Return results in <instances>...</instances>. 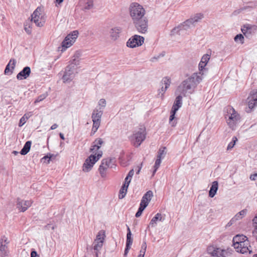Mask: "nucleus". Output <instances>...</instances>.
<instances>
[{
  "mask_svg": "<svg viewBox=\"0 0 257 257\" xmlns=\"http://www.w3.org/2000/svg\"><path fill=\"white\" fill-rule=\"evenodd\" d=\"M105 237V232L104 230H101L98 232L93 243V249L95 251H99L101 249Z\"/></svg>",
  "mask_w": 257,
  "mask_h": 257,
  "instance_id": "9",
  "label": "nucleus"
},
{
  "mask_svg": "<svg viewBox=\"0 0 257 257\" xmlns=\"http://www.w3.org/2000/svg\"><path fill=\"white\" fill-rule=\"evenodd\" d=\"M58 126V125L56 123L53 124L51 127V130H55L56 129Z\"/></svg>",
  "mask_w": 257,
  "mask_h": 257,
  "instance_id": "59",
  "label": "nucleus"
},
{
  "mask_svg": "<svg viewBox=\"0 0 257 257\" xmlns=\"http://www.w3.org/2000/svg\"><path fill=\"white\" fill-rule=\"evenodd\" d=\"M182 97L181 95L178 96L175 99V101L174 103V104L172 106V110L171 111V115L169 118V121L172 126H175L177 123V122L175 120L173 121L175 118V115L176 113V111L182 106Z\"/></svg>",
  "mask_w": 257,
  "mask_h": 257,
  "instance_id": "7",
  "label": "nucleus"
},
{
  "mask_svg": "<svg viewBox=\"0 0 257 257\" xmlns=\"http://www.w3.org/2000/svg\"><path fill=\"white\" fill-rule=\"evenodd\" d=\"M106 104V102L105 99H101L99 101V105H101V106H104Z\"/></svg>",
  "mask_w": 257,
  "mask_h": 257,
  "instance_id": "54",
  "label": "nucleus"
},
{
  "mask_svg": "<svg viewBox=\"0 0 257 257\" xmlns=\"http://www.w3.org/2000/svg\"><path fill=\"white\" fill-rule=\"evenodd\" d=\"M247 237L243 235H236L232 239L233 245L235 249H239V245H241V243L247 240Z\"/></svg>",
  "mask_w": 257,
  "mask_h": 257,
  "instance_id": "14",
  "label": "nucleus"
},
{
  "mask_svg": "<svg viewBox=\"0 0 257 257\" xmlns=\"http://www.w3.org/2000/svg\"><path fill=\"white\" fill-rule=\"evenodd\" d=\"M78 32L77 31H74L68 35L62 43V47L64 50L71 47L75 42L78 37Z\"/></svg>",
  "mask_w": 257,
  "mask_h": 257,
  "instance_id": "8",
  "label": "nucleus"
},
{
  "mask_svg": "<svg viewBox=\"0 0 257 257\" xmlns=\"http://www.w3.org/2000/svg\"><path fill=\"white\" fill-rule=\"evenodd\" d=\"M102 115V111L98 109H94L92 114V118L93 120H100Z\"/></svg>",
  "mask_w": 257,
  "mask_h": 257,
  "instance_id": "28",
  "label": "nucleus"
},
{
  "mask_svg": "<svg viewBox=\"0 0 257 257\" xmlns=\"http://www.w3.org/2000/svg\"><path fill=\"white\" fill-rule=\"evenodd\" d=\"M167 154V149L165 147H163L160 148L158 154L157 155V159L156 161H161L165 158V156Z\"/></svg>",
  "mask_w": 257,
  "mask_h": 257,
  "instance_id": "25",
  "label": "nucleus"
},
{
  "mask_svg": "<svg viewBox=\"0 0 257 257\" xmlns=\"http://www.w3.org/2000/svg\"><path fill=\"white\" fill-rule=\"evenodd\" d=\"M218 188V183L216 181H214L212 183L211 187L209 191V196L213 198L217 191Z\"/></svg>",
  "mask_w": 257,
  "mask_h": 257,
  "instance_id": "22",
  "label": "nucleus"
},
{
  "mask_svg": "<svg viewBox=\"0 0 257 257\" xmlns=\"http://www.w3.org/2000/svg\"><path fill=\"white\" fill-rule=\"evenodd\" d=\"M25 30L28 34L31 33V27L30 25L25 24Z\"/></svg>",
  "mask_w": 257,
  "mask_h": 257,
  "instance_id": "48",
  "label": "nucleus"
},
{
  "mask_svg": "<svg viewBox=\"0 0 257 257\" xmlns=\"http://www.w3.org/2000/svg\"><path fill=\"white\" fill-rule=\"evenodd\" d=\"M171 84V80L169 78L166 77H164L162 81H161V88L159 90V93L161 94V97L162 99H163L164 97V94L165 93V91L167 89V88L169 87L170 85Z\"/></svg>",
  "mask_w": 257,
  "mask_h": 257,
  "instance_id": "15",
  "label": "nucleus"
},
{
  "mask_svg": "<svg viewBox=\"0 0 257 257\" xmlns=\"http://www.w3.org/2000/svg\"><path fill=\"white\" fill-rule=\"evenodd\" d=\"M164 220V218H163L162 215L161 213H157L154 217L151 219L150 222V225L152 227H154L158 221H162Z\"/></svg>",
  "mask_w": 257,
  "mask_h": 257,
  "instance_id": "23",
  "label": "nucleus"
},
{
  "mask_svg": "<svg viewBox=\"0 0 257 257\" xmlns=\"http://www.w3.org/2000/svg\"><path fill=\"white\" fill-rule=\"evenodd\" d=\"M103 143L101 139H97L93 142L90 148L91 154L86 161H98L101 158L102 153L101 151H99L98 150Z\"/></svg>",
  "mask_w": 257,
  "mask_h": 257,
  "instance_id": "3",
  "label": "nucleus"
},
{
  "mask_svg": "<svg viewBox=\"0 0 257 257\" xmlns=\"http://www.w3.org/2000/svg\"><path fill=\"white\" fill-rule=\"evenodd\" d=\"M256 177H257V173L250 175V176L249 177V179L252 181H255L256 180Z\"/></svg>",
  "mask_w": 257,
  "mask_h": 257,
  "instance_id": "55",
  "label": "nucleus"
},
{
  "mask_svg": "<svg viewBox=\"0 0 257 257\" xmlns=\"http://www.w3.org/2000/svg\"><path fill=\"white\" fill-rule=\"evenodd\" d=\"M86 4L87 6L85 8L86 9H89L93 7V2L92 1H88Z\"/></svg>",
  "mask_w": 257,
  "mask_h": 257,
  "instance_id": "49",
  "label": "nucleus"
},
{
  "mask_svg": "<svg viewBox=\"0 0 257 257\" xmlns=\"http://www.w3.org/2000/svg\"><path fill=\"white\" fill-rule=\"evenodd\" d=\"M203 18V15L201 14H196L194 18L190 19L186 21L183 25V27L186 26H190L191 25H193L194 22H198L199 20Z\"/></svg>",
  "mask_w": 257,
  "mask_h": 257,
  "instance_id": "20",
  "label": "nucleus"
},
{
  "mask_svg": "<svg viewBox=\"0 0 257 257\" xmlns=\"http://www.w3.org/2000/svg\"><path fill=\"white\" fill-rule=\"evenodd\" d=\"M131 229L128 226L127 228L126 245L131 246L133 243V239L132 237Z\"/></svg>",
  "mask_w": 257,
  "mask_h": 257,
  "instance_id": "32",
  "label": "nucleus"
},
{
  "mask_svg": "<svg viewBox=\"0 0 257 257\" xmlns=\"http://www.w3.org/2000/svg\"><path fill=\"white\" fill-rule=\"evenodd\" d=\"M248 105L249 108L252 109L257 104V94L256 96H253L251 98H248Z\"/></svg>",
  "mask_w": 257,
  "mask_h": 257,
  "instance_id": "33",
  "label": "nucleus"
},
{
  "mask_svg": "<svg viewBox=\"0 0 257 257\" xmlns=\"http://www.w3.org/2000/svg\"><path fill=\"white\" fill-rule=\"evenodd\" d=\"M5 238V242L6 244L8 243L7 241V238L5 236H3L0 239V255L2 256H5L7 255V248L8 246L6 244H3V239Z\"/></svg>",
  "mask_w": 257,
  "mask_h": 257,
  "instance_id": "18",
  "label": "nucleus"
},
{
  "mask_svg": "<svg viewBox=\"0 0 257 257\" xmlns=\"http://www.w3.org/2000/svg\"><path fill=\"white\" fill-rule=\"evenodd\" d=\"M206 63H204L203 61L201 60L200 61L199 64V72L198 74L199 75H200L201 77H202V76L203 75L204 73L202 72V71L205 69V66H206Z\"/></svg>",
  "mask_w": 257,
  "mask_h": 257,
  "instance_id": "37",
  "label": "nucleus"
},
{
  "mask_svg": "<svg viewBox=\"0 0 257 257\" xmlns=\"http://www.w3.org/2000/svg\"><path fill=\"white\" fill-rule=\"evenodd\" d=\"M146 251V250L141 249L140 251V254H143V256H144Z\"/></svg>",
  "mask_w": 257,
  "mask_h": 257,
  "instance_id": "60",
  "label": "nucleus"
},
{
  "mask_svg": "<svg viewBox=\"0 0 257 257\" xmlns=\"http://www.w3.org/2000/svg\"><path fill=\"white\" fill-rule=\"evenodd\" d=\"M93 125L91 130V135H94L98 128H99L100 124V120H93Z\"/></svg>",
  "mask_w": 257,
  "mask_h": 257,
  "instance_id": "34",
  "label": "nucleus"
},
{
  "mask_svg": "<svg viewBox=\"0 0 257 257\" xmlns=\"http://www.w3.org/2000/svg\"><path fill=\"white\" fill-rule=\"evenodd\" d=\"M131 246L126 245L124 251V256H126L129 250L130 249Z\"/></svg>",
  "mask_w": 257,
  "mask_h": 257,
  "instance_id": "50",
  "label": "nucleus"
},
{
  "mask_svg": "<svg viewBox=\"0 0 257 257\" xmlns=\"http://www.w3.org/2000/svg\"><path fill=\"white\" fill-rule=\"evenodd\" d=\"M153 196V193L152 191L149 190L147 191L143 196L142 199L145 200V201H147L149 203L150 201L152 199V198Z\"/></svg>",
  "mask_w": 257,
  "mask_h": 257,
  "instance_id": "35",
  "label": "nucleus"
},
{
  "mask_svg": "<svg viewBox=\"0 0 257 257\" xmlns=\"http://www.w3.org/2000/svg\"><path fill=\"white\" fill-rule=\"evenodd\" d=\"M142 165H143V163H142L140 165V166H137V168L138 169L137 170V172H136V174H139L140 172V171L142 169Z\"/></svg>",
  "mask_w": 257,
  "mask_h": 257,
  "instance_id": "57",
  "label": "nucleus"
},
{
  "mask_svg": "<svg viewBox=\"0 0 257 257\" xmlns=\"http://www.w3.org/2000/svg\"><path fill=\"white\" fill-rule=\"evenodd\" d=\"M210 59V55L206 54L204 55L202 57L201 60L202 61H203L204 62V63H205L206 64H207Z\"/></svg>",
  "mask_w": 257,
  "mask_h": 257,
  "instance_id": "41",
  "label": "nucleus"
},
{
  "mask_svg": "<svg viewBox=\"0 0 257 257\" xmlns=\"http://www.w3.org/2000/svg\"><path fill=\"white\" fill-rule=\"evenodd\" d=\"M253 236L255 237L257 240V226L254 227V229L252 232Z\"/></svg>",
  "mask_w": 257,
  "mask_h": 257,
  "instance_id": "53",
  "label": "nucleus"
},
{
  "mask_svg": "<svg viewBox=\"0 0 257 257\" xmlns=\"http://www.w3.org/2000/svg\"><path fill=\"white\" fill-rule=\"evenodd\" d=\"M222 250H223L224 252H223V254H222V255H221V257H226L229 255V254L231 253L230 251H233V250L231 249H228L227 250L222 249Z\"/></svg>",
  "mask_w": 257,
  "mask_h": 257,
  "instance_id": "46",
  "label": "nucleus"
},
{
  "mask_svg": "<svg viewBox=\"0 0 257 257\" xmlns=\"http://www.w3.org/2000/svg\"><path fill=\"white\" fill-rule=\"evenodd\" d=\"M248 241L247 240L246 241H244L243 243H241V245H239V249H236V251L240 252L241 253H245L247 252H249L250 253L252 251L249 250L248 247L247 246Z\"/></svg>",
  "mask_w": 257,
  "mask_h": 257,
  "instance_id": "21",
  "label": "nucleus"
},
{
  "mask_svg": "<svg viewBox=\"0 0 257 257\" xmlns=\"http://www.w3.org/2000/svg\"><path fill=\"white\" fill-rule=\"evenodd\" d=\"M225 118L227 125L233 130L235 128L236 125L241 120L240 114L231 106H228L226 107Z\"/></svg>",
  "mask_w": 257,
  "mask_h": 257,
  "instance_id": "1",
  "label": "nucleus"
},
{
  "mask_svg": "<svg viewBox=\"0 0 257 257\" xmlns=\"http://www.w3.org/2000/svg\"><path fill=\"white\" fill-rule=\"evenodd\" d=\"M207 251L208 254L214 257H221L223 254V250L219 248H215L213 246H209L207 248Z\"/></svg>",
  "mask_w": 257,
  "mask_h": 257,
  "instance_id": "16",
  "label": "nucleus"
},
{
  "mask_svg": "<svg viewBox=\"0 0 257 257\" xmlns=\"http://www.w3.org/2000/svg\"><path fill=\"white\" fill-rule=\"evenodd\" d=\"M134 175V170L133 169H132L129 171V172L128 173V174L127 175V176H128V177H130L132 179V178L133 177Z\"/></svg>",
  "mask_w": 257,
  "mask_h": 257,
  "instance_id": "52",
  "label": "nucleus"
},
{
  "mask_svg": "<svg viewBox=\"0 0 257 257\" xmlns=\"http://www.w3.org/2000/svg\"><path fill=\"white\" fill-rule=\"evenodd\" d=\"M235 42L240 41L241 44L244 43V37L242 34H238L234 38Z\"/></svg>",
  "mask_w": 257,
  "mask_h": 257,
  "instance_id": "42",
  "label": "nucleus"
},
{
  "mask_svg": "<svg viewBox=\"0 0 257 257\" xmlns=\"http://www.w3.org/2000/svg\"><path fill=\"white\" fill-rule=\"evenodd\" d=\"M120 30L118 28H113L110 30V34L111 39L113 40H116L119 37Z\"/></svg>",
  "mask_w": 257,
  "mask_h": 257,
  "instance_id": "27",
  "label": "nucleus"
},
{
  "mask_svg": "<svg viewBox=\"0 0 257 257\" xmlns=\"http://www.w3.org/2000/svg\"><path fill=\"white\" fill-rule=\"evenodd\" d=\"M47 97V95L46 94H43L39 96L35 100L34 103L36 104L38 102H39L43 100H44Z\"/></svg>",
  "mask_w": 257,
  "mask_h": 257,
  "instance_id": "43",
  "label": "nucleus"
},
{
  "mask_svg": "<svg viewBox=\"0 0 257 257\" xmlns=\"http://www.w3.org/2000/svg\"><path fill=\"white\" fill-rule=\"evenodd\" d=\"M144 210L145 209L144 208L139 206V208L135 214V216L136 217H139L142 215V214Z\"/></svg>",
  "mask_w": 257,
  "mask_h": 257,
  "instance_id": "45",
  "label": "nucleus"
},
{
  "mask_svg": "<svg viewBox=\"0 0 257 257\" xmlns=\"http://www.w3.org/2000/svg\"><path fill=\"white\" fill-rule=\"evenodd\" d=\"M146 128L141 126L138 131H136L132 137V142L134 146L138 147L146 139Z\"/></svg>",
  "mask_w": 257,
  "mask_h": 257,
  "instance_id": "6",
  "label": "nucleus"
},
{
  "mask_svg": "<svg viewBox=\"0 0 257 257\" xmlns=\"http://www.w3.org/2000/svg\"><path fill=\"white\" fill-rule=\"evenodd\" d=\"M137 30L141 33H145L148 30V20L144 17L138 21H133Z\"/></svg>",
  "mask_w": 257,
  "mask_h": 257,
  "instance_id": "11",
  "label": "nucleus"
},
{
  "mask_svg": "<svg viewBox=\"0 0 257 257\" xmlns=\"http://www.w3.org/2000/svg\"><path fill=\"white\" fill-rule=\"evenodd\" d=\"M235 220V219L233 217L231 219V220L229 221V222L228 223L227 225L230 226L232 224V222L234 221V220Z\"/></svg>",
  "mask_w": 257,
  "mask_h": 257,
  "instance_id": "62",
  "label": "nucleus"
},
{
  "mask_svg": "<svg viewBox=\"0 0 257 257\" xmlns=\"http://www.w3.org/2000/svg\"><path fill=\"white\" fill-rule=\"evenodd\" d=\"M253 223L257 224V215L252 219Z\"/></svg>",
  "mask_w": 257,
  "mask_h": 257,
  "instance_id": "61",
  "label": "nucleus"
},
{
  "mask_svg": "<svg viewBox=\"0 0 257 257\" xmlns=\"http://www.w3.org/2000/svg\"><path fill=\"white\" fill-rule=\"evenodd\" d=\"M128 186L125 185V184H122L121 188L119 191V195L118 198L120 199L123 198L126 194Z\"/></svg>",
  "mask_w": 257,
  "mask_h": 257,
  "instance_id": "29",
  "label": "nucleus"
},
{
  "mask_svg": "<svg viewBox=\"0 0 257 257\" xmlns=\"http://www.w3.org/2000/svg\"><path fill=\"white\" fill-rule=\"evenodd\" d=\"M96 162H85L83 165V171L85 172L90 171Z\"/></svg>",
  "mask_w": 257,
  "mask_h": 257,
  "instance_id": "26",
  "label": "nucleus"
},
{
  "mask_svg": "<svg viewBox=\"0 0 257 257\" xmlns=\"http://www.w3.org/2000/svg\"><path fill=\"white\" fill-rule=\"evenodd\" d=\"M113 162H101L99 167V172L101 177L104 178L106 176V171L108 168H112L114 165Z\"/></svg>",
  "mask_w": 257,
  "mask_h": 257,
  "instance_id": "13",
  "label": "nucleus"
},
{
  "mask_svg": "<svg viewBox=\"0 0 257 257\" xmlns=\"http://www.w3.org/2000/svg\"><path fill=\"white\" fill-rule=\"evenodd\" d=\"M31 116L32 114L31 112L25 113L23 115V116L20 119L19 126L20 127L22 126Z\"/></svg>",
  "mask_w": 257,
  "mask_h": 257,
  "instance_id": "30",
  "label": "nucleus"
},
{
  "mask_svg": "<svg viewBox=\"0 0 257 257\" xmlns=\"http://www.w3.org/2000/svg\"><path fill=\"white\" fill-rule=\"evenodd\" d=\"M202 79V77L197 73H194L190 77L188 78L182 83L183 91H186L194 88L199 83Z\"/></svg>",
  "mask_w": 257,
  "mask_h": 257,
  "instance_id": "5",
  "label": "nucleus"
},
{
  "mask_svg": "<svg viewBox=\"0 0 257 257\" xmlns=\"http://www.w3.org/2000/svg\"><path fill=\"white\" fill-rule=\"evenodd\" d=\"M129 12L133 21H138L145 17L146 11L143 7L138 3L131 4L129 7Z\"/></svg>",
  "mask_w": 257,
  "mask_h": 257,
  "instance_id": "2",
  "label": "nucleus"
},
{
  "mask_svg": "<svg viewBox=\"0 0 257 257\" xmlns=\"http://www.w3.org/2000/svg\"><path fill=\"white\" fill-rule=\"evenodd\" d=\"M59 135H60V137L61 138V139L64 140V137L63 134H62V133H60Z\"/></svg>",
  "mask_w": 257,
  "mask_h": 257,
  "instance_id": "63",
  "label": "nucleus"
},
{
  "mask_svg": "<svg viewBox=\"0 0 257 257\" xmlns=\"http://www.w3.org/2000/svg\"><path fill=\"white\" fill-rule=\"evenodd\" d=\"M131 178L126 176V177H125V178L124 179V182L123 183V184H125V185H126L128 187V186L131 183Z\"/></svg>",
  "mask_w": 257,
  "mask_h": 257,
  "instance_id": "47",
  "label": "nucleus"
},
{
  "mask_svg": "<svg viewBox=\"0 0 257 257\" xmlns=\"http://www.w3.org/2000/svg\"><path fill=\"white\" fill-rule=\"evenodd\" d=\"M63 1V0H56V3H57L58 4H60Z\"/></svg>",
  "mask_w": 257,
  "mask_h": 257,
  "instance_id": "64",
  "label": "nucleus"
},
{
  "mask_svg": "<svg viewBox=\"0 0 257 257\" xmlns=\"http://www.w3.org/2000/svg\"><path fill=\"white\" fill-rule=\"evenodd\" d=\"M253 28L254 26H253L249 24H246L241 28V31L245 36H246L247 35H249L252 33Z\"/></svg>",
  "mask_w": 257,
  "mask_h": 257,
  "instance_id": "24",
  "label": "nucleus"
},
{
  "mask_svg": "<svg viewBox=\"0 0 257 257\" xmlns=\"http://www.w3.org/2000/svg\"><path fill=\"white\" fill-rule=\"evenodd\" d=\"M144 42V38L142 36L135 35L131 37L126 42L128 47L134 48L141 46Z\"/></svg>",
  "mask_w": 257,
  "mask_h": 257,
  "instance_id": "10",
  "label": "nucleus"
},
{
  "mask_svg": "<svg viewBox=\"0 0 257 257\" xmlns=\"http://www.w3.org/2000/svg\"><path fill=\"white\" fill-rule=\"evenodd\" d=\"M33 203L31 200H24L20 198L17 199V208L20 212L26 211L29 207H30Z\"/></svg>",
  "mask_w": 257,
  "mask_h": 257,
  "instance_id": "12",
  "label": "nucleus"
},
{
  "mask_svg": "<svg viewBox=\"0 0 257 257\" xmlns=\"http://www.w3.org/2000/svg\"><path fill=\"white\" fill-rule=\"evenodd\" d=\"M247 213L246 209H243L238 213H237L234 218L235 219V220L240 219L242 218V217L246 215Z\"/></svg>",
  "mask_w": 257,
  "mask_h": 257,
  "instance_id": "36",
  "label": "nucleus"
},
{
  "mask_svg": "<svg viewBox=\"0 0 257 257\" xmlns=\"http://www.w3.org/2000/svg\"><path fill=\"white\" fill-rule=\"evenodd\" d=\"M70 73H68L67 72H66L65 73V74L63 75V77H62V80H63L64 82H68L70 79H71L72 77V76L70 77Z\"/></svg>",
  "mask_w": 257,
  "mask_h": 257,
  "instance_id": "39",
  "label": "nucleus"
},
{
  "mask_svg": "<svg viewBox=\"0 0 257 257\" xmlns=\"http://www.w3.org/2000/svg\"><path fill=\"white\" fill-rule=\"evenodd\" d=\"M50 159H51V156L50 155L49 156L48 155H47V156H44L42 159V160H45L46 161L47 159H48V161H50Z\"/></svg>",
  "mask_w": 257,
  "mask_h": 257,
  "instance_id": "58",
  "label": "nucleus"
},
{
  "mask_svg": "<svg viewBox=\"0 0 257 257\" xmlns=\"http://www.w3.org/2000/svg\"><path fill=\"white\" fill-rule=\"evenodd\" d=\"M147 248V243L145 240H144L143 244L141 246V249L146 250Z\"/></svg>",
  "mask_w": 257,
  "mask_h": 257,
  "instance_id": "56",
  "label": "nucleus"
},
{
  "mask_svg": "<svg viewBox=\"0 0 257 257\" xmlns=\"http://www.w3.org/2000/svg\"><path fill=\"white\" fill-rule=\"evenodd\" d=\"M148 204H149L148 202L145 201V200H143L142 199V200L141 201L140 204V206L145 209L147 207Z\"/></svg>",
  "mask_w": 257,
  "mask_h": 257,
  "instance_id": "44",
  "label": "nucleus"
},
{
  "mask_svg": "<svg viewBox=\"0 0 257 257\" xmlns=\"http://www.w3.org/2000/svg\"><path fill=\"white\" fill-rule=\"evenodd\" d=\"M31 257H39V255L36 250H32L31 252Z\"/></svg>",
  "mask_w": 257,
  "mask_h": 257,
  "instance_id": "51",
  "label": "nucleus"
},
{
  "mask_svg": "<svg viewBox=\"0 0 257 257\" xmlns=\"http://www.w3.org/2000/svg\"><path fill=\"white\" fill-rule=\"evenodd\" d=\"M16 64V61L15 59H11L7 64L5 70V74H12L13 70L15 69Z\"/></svg>",
  "mask_w": 257,
  "mask_h": 257,
  "instance_id": "19",
  "label": "nucleus"
},
{
  "mask_svg": "<svg viewBox=\"0 0 257 257\" xmlns=\"http://www.w3.org/2000/svg\"><path fill=\"white\" fill-rule=\"evenodd\" d=\"M31 144L32 143L31 141H27L25 143L23 148L21 151L20 153L23 155L27 154L30 150Z\"/></svg>",
  "mask_w": 257,
  "mask_h": 257,
  "instance_id": "31",
  "label": "nucleus"
},
{
  "mask_svg": "<svg viewBox=\"0 0 257 257\" xmlns=\"http://www.w3.org/2000/svg\"><path fill=\"white\" fill-rule=\"evenodd\" d=\"M31 21L38 27H42L45 23L46 17L43 7H38L31 15Z\"/></svg>",
  "mask_w": 257,
  "mask_h": 257,
  "instance_id": "4",
  "label": "nucleus"
},
{
  "mask_svg": "<svg viewBox=\"0 0 257 257\" xmlns=\"http://www.w3.org/2000/svg\"><path fill=\"white\" fill-rule=\"evenodd\" d=\"M161 162H155V164L153 166V171L152 172V176H154V175L155 174L157 170L160 167Z\"/></svg>",
  "mask_w": 257,
  "mask_h": 257,
  "instance_id": "40",
  "label": "nucleus"
},
{
  "mask_svg": "<svg viewBox=\"0 0 257 257\" xmlns=\"http://www.w3.org/2000/svg\"><path fill=\"white\" fill-rule=\"evenodd\" d=\"M237 141V138L236 137H233L232 138V141L228 145L227 150H229L233 148Z\"/></svg>",
  "mask_w": 257,
  "mask_h": 257,
  "instance_id": "38",
  "label": "nucleus"
},
{
  "mask_svg": "<svg viewBox=\"0 0 257 257\" xmlns=\"http://www.w3.org/2000/svg\"><path fill=\"white\" fill-rule=\"evenodd\" d=\"M31 68L28 67H25L17 75V78L18 80H23L27 79L30 75Z\"/></svg>",
  "mask_w": 257,
  "mask_h": 257,
  "instance_id": "17",
  "label": "nucleus"
}]
</instances>
